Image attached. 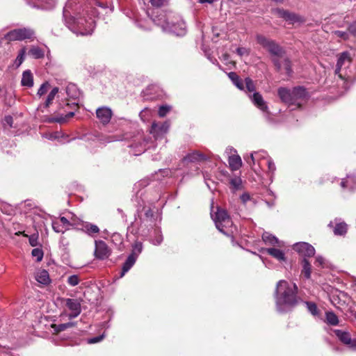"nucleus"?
<instances>
[{
    "mask_svg": "<svg viewBox=\"0 0 356 356\" xmlns=\"http://www.w3.org/2000/svg\"><path fill=\"white\" fill-rule=\"evenodd\" d=\"M59 89L58 87H54L47 95L46 101L44 104V108H48L51 104L55 96L58 94Z\"/></svg>",
    "mask_w": 356,
    "mask_h": 356,
    "instance_id": "72a5a7b5",
    "label": "nucleus"
},
{
    "mask_svg": "<svg viewBox=\"0 0 356 356\" xmlns=\"http://www.w3.org/2000/svg\"><path fill=\"white\" fill-rule=\"evenodd\" d=\"M25 54H26V49L22 48V49H20L19 54L15 60V63L17 65V67H19L23 63V61L24 60Z\"/></svg>",
    "mask_w": 356,
    "mask_h": 356,
    "instance_id": "ea45409f",
    "label": "nucleus"
},
{
    "mask_svg": "<svg viewBox=\"0 0 356 356\" xmlns=\"http://www.w3.org/2000/svg\"><path fill=\"white\" fill-rule=\"evenodd\" d=\"M156 241L157 243H161L163 241L162 236L159 235L158 237H156Z\"/></svg>",
    "mask_w": 356,
    "mask_h": 356,
    "instance_id": "774afa93",
    "label": "nucleus"
},
{
    "mask_svg": "<svg viewBox=\"0 0 356 356\" xmlns=\"http://www.w3.org/2000/svg\"><path fill=\"white\" fill-rule=\"evenodd\" d=\"M3 125H8L9 127H13V118L11 115H6L5 116L3 121Z\"/></svg>",
    "mask_w": 356,
    "mask_h": 356,
    "instance_id": "3c124183",
    "label": "nucleus"
},
{
    "mask_svg": "<svg viewBox=\"0 0 356 356\" xmlns=\"http://www.w3.org/2000/svg\"><path fill=\"white\" fill-rule=\"evenodd\" d=\"M348 31L350 34L356 37V20L349 24Z\"/></svg>",
    "mask_w": 356,
    "mask_h": 356,
    "instance_id": "de8ad7c7",
    "label": "nucleus"
},
{
    "mask_svg": "<svg viewBox=\"0 0 356 356\" xmlns=\"http://www.w3.org/2000/svg\"><path fill=\"white\" fill-rule=\"evenodd\" d=\"M49 87L50 84L49 82L45 81L44 83H43L38 90V95L41 97L42 95H44L48 91Z\"/></svg>",
    "mask_w": 356,
    "mask_h": 356,
    "instance_id": "a19ab883",
    "label": "nucleus"
},
{
    "mask_svg": "<svg viewBox=\"0 0 356 356\" xmlns=\"http://www.w3.org/2000/svg\"><path fill=\"white\" fill-rule=\"evenodd\" d=\"M42 1H45L47 3V6H45V8H53L56 3V0H42Z\"/></svg>",
    "mask_w": 356,
    "mask_h": 356,
    "instance_id": "4d7b16f0",
    "label": "nucleus"
},
{
    "mask_svg": "<svg viewBox=\"0 0 356 356\" xmlns=\"http://www.w3.org/2000/svg\"><path fill=\"white\" fill-rule=\"evenodd\" d=\"M273 13L278 17L284 19L286 21L290 22L291 24L304 22L303 17L300 15L283 8H275L273 10Z\"/></svg>",
    "mask_w": 356,
    "mask_h": 356,
    "instance_id": "9d476101",
    "label": "nucleus"
},
{
    "mask_svg": "<svg viewBox=\"0 0 356 356\" xmlns=\"http://www.w3.org/2000/svg\"><path fill=\"white\" fill-rule=\"evenodd\" d=\"M268 166L269 171L273 173L276 169L275 163L271 160H268Z\"/></svg>",
    "mask_w": 356,
    "mask_h": 356,
    "instance_id": "13d9d810",
    "label": "nucleus"
},
{
    "mask_svg": "<svg viewBox=\"0 0 356 356\" xmlns=\"http://www.w3.org/2000/svg\"><path fill=\"white\" fill-rule=\"evenodd\" d=\"M147 13L152 21L156 25L161 26L164 31L175 32L176 23L171 19V13H167L164 11H160L157 15L149 14L148 11Z\"/></svg>",
    "mask_w": 356,
    "mask_h": 356,
    "instance_id": "39448f33",
    "label": "nucleus"
},
{
    "mask_svg": "<svg viewBox=\"0 0 356 356\" xmlns=\"http://www.w3.org/2000/svg\"><path fill=\"white\" fill-rule=\"evenodd\" d=\"M35 278L38 282L43 285H47L50 283L49 273L46 270H39L35 273Z\"/></svg>",
    "mask_w": 356,
    "mask_h": 356,
    "instance_id": "4be33fe9",
    "label": "nucleus"
},
{
    "mask_svg": "<svg viewBox=\"0 0 356 356\" xmlns=\"http://www.w3.org/2000/svg\"><path fill=\"white\" fill-rule=\"evenodd\" d=\"M267 252L269 254L278 259L279 261H284V253L278 248H270L267 249Z\"/></svg>",
    "mask_w": 356,
    "mask_h": 356,
    "instance_id": "7c9ffc66",
    "label": "nucleus"
},
{
    "mask_svg": "<svg viewBox=\"0 0 356 356\" xmlns=\"http://www.w3.org/2000/svg\"><path fill=\"white\" fill-rule=\"evenodd\" d=\"M277 95L282 102L289 105H294L292 90L280 87L277 90Z\"/></svg>",
    "mask_w": 356,
    "mask_h": 356,
    "instance_id": "dca6fc26",
    "label": "nucleus"
},
{
    "mask_svg": "<svg viewBox=\"0 0 356 356\" xmlns=\"http://www.w3.org/2000/svg\"><path fill=\"white\" fill-rule=\"evenodd\" d=\"M76 323L74 322H68L66 323H61L58 325L54 324L52 325V327L54 328V331L56 332H60L62 331H64L68 328L74 327L76 325Z\"/></svg>",
    "mask_w": 356,
    "mask_h": 356,
    "instance_id": "473e14b6",
    "label": "nucleus"
},
{
    "mask_svg": "<svg viewBox=\"0 0 356 356\" xmlns=\"http://www.w3.org/2000/svg\"><path fill=\"white\" fill-rule=\"evenodd\" d=\"M58 222L61 223L63 227L65 229H69L68 227L72 225L65 217H60Z\"/></svg>",
    "mask_w": 356,
    "mask_h": 356,
    "instance_id": "09e8293b",
    "label": "nucleus"
},
{
    "mask_svg": "<svg viewBox=\"0 0 356 356\" xmlns=\"http://www.w3.org/2000/svg\"><path fill=\"white\" fill-rule=\"evenodd\" d=\"M61 225L58 221H54L52 223V227L56 232H63V228L60 227Z\"/></svg>",
    "mask_w": 356,
    "mask_h": 356,
    "instance_id": "864d4df0",
    "label": "nucleus"
},
{
    "mask_svg": "<svg viewBox=\"0 0 356 356\" xmlns=\"http://www.w3.org/2000/svg\"><path fill=\"white\" fill-rule=\"evenodd\" d=\"M143 246H134L131 253L128 256L127 259L122 265V272L120 277L124 275L132 268L136 261L139 254L142 252Z\"/></svg>",
    "mask_w": 356,
    "mask_h": 356,
    "instance_id": "6e6552de",
    "label": "nucleus"
},
{
    "mask_svg": "<svg viewBox=\"0 0 356 356\" xmlns=\"http://www.w3.org/2000/svg\"><path fill=\"white\" fill-rule=\"evenodd\" d=\"M31 255L37 262H40L42 260L44 252L41 248H37L32 250Z\"/></svg>",
    "mask_w": 356,
    "mask_h": 356,
    "instance_id": "e433bc0d",
    "label": "nucleus"
},
{
    "mask_svg": "<svg viewBox=\"0 0 356 356\" xmlns=\"http://www.w3.org/2000/svg\"><path fill=\"white\" fill-rule=\"evenodd\" d=\"M67 95L73 99L79 98L80 95V91L77 86L74 83H69L66 87Z\"/></svg>",
    "mask_w": 356,
    "mask_h": 356,
    "instance_id": "bb28decb",
    "label": "nucleus"
},
{
    "mask_svg": "<svg viewBox=\"0 0 356 356\" xmlns=\"http://www.w3.org/2000/svg\"><path fill=\"white\" fill-rule=\"evenodd\" d=\"M170 127L168 122H153L149 130V133L157 140L161 138L168 132Z\"/></svg>",
    "mask_w": 356,
    "mask_h": 356,
    "instance_id": "1a4fd4ad",
    "label": "nucleus"
},
{
    "mask_svg": "<svg viewBox=\"0 0 356 356\" xmlns=\"http://www.w3.org/2000/svg\"><path fill=\"white\" fill-rule=\"evenodd\" d=\"M296 250L298 252L304 259L306 257H311L315 254V249L314 246H295Z\"/></svg>",
    "mask_w": 356,
    "mask_h": 356,
    "instance_id": "b1692460",
    "label": "nucleus"
},
{
    "mask_svg": "<svg viewBox=\"0 0 356 356\" xmlns=\"http://www.w3.org/2000/svg\"><path fill=\"white\" fill-rule=\"evenodd\" d=\"M334 34L341 38H343V40H348V34L349 33L342 31H334Z\"/></svg>",
    "mask_w": 356,
    "mask_h": 356,
    "instance_id": "603ef678",
    "label": "nucleus"
},
{
    "mask_svg": "<svg viewBox=\"0 0 356 356\" xmlns=\"http://www.w3.org/2000/svg\"><path fill=\"white\" fill-rule=\"evenodd\" d=\"M340 186L343 189L354 190L356 188V176L353 175H347L345 179L341 180Z\"/></svg>",
    "mask_w": 356,
    "mask_h": 356,
    "instance_id": "6ab92c4d",
    "label": "nucleus"
},
{
    "mask_svg": "<svg viewBox=\"0 0 356 356\" xmlns=\"http://www.w3.org/2000/svg\"><path fill=\"white\" fill-rule=\"evenodd\" d=\"M293 245H310V244L309 243H307V242L300 241V242H296Z\"/></svg>",
    "mask_w": 356,
    "mask_h": 356,
    "instance_id": "338daca9",
    "label": "nucleus"
},
{
    "mask_svg": "<svg viewBox=\"0 0 356 356\" xmlns=\"http://www.w3.org/2000/svg\"><path fill=\"white\" fill-rule=\"evenodd\" d=\"M262 240L266 244L280 245L278 238L268 232H264L262 235Z\"/></svg>",
    "mask_w": 356,
    "mask_h": 356,
    "instance_id": "c85d7f7f",
    "label": "nucleus"
},
{
    "mask_svg": "<svg viewBox=\"0 0 356 356\" xmlns=\"http://www.w3.org/2000/svg\"><path fill=\"white\" fill-rule=\"evenodd\" d=\"M66 106L70 107L71 108L76 111L77 108H78V104L77 103H72V104H70V103H67L66 104Z\"/></svg>",
    "mask_w": 356,
    "mask_h": 356,
    "instance_id": "680f3d73",
    "label": "nucleus"
},
{
    "mask_svg": "<svg viewBox=\"0 0 356 356\" xmlns=\"http://www.w3.org/2000/svg\"><path fill=\"white\" fill-rule=\"evenodd\" d=\"M228 76L230 79V80L232 81L233 84L239 90H244V84L242 81V79L240 78V76L234 72H231L228 74Z\"/></svg>",
    "mask_w": 356,
    "mask_h": 356,
    "instance_id": "cd10ccee",
    "label": "nucleus"
},
{
    "mask_svg": "<svg viewBox=\"0 0 356 356\" xmlns=\"http://www.w3.org/2000/svg\"><path fill=\"white\" fill-rule=\"evenodd\" d=\"M81 227L79 228L88 235L95 237L97 234L99 233V228L94 224L86 222L81 223Z\"/></svg>",
    "mask_w": 356,
    "mask_h": 356,
    "instance_id": "f3484780",
    "label": "nucleus"
},
{
    "mask_svg": "<svg viewBox=\"0 0 356 356\" xmlns=\"http://www.w3.org/2000/svg\"><path fill=\"white\" fill-rule=\"evenodd\" d=\"M29 54L35 59L42 58L44 56V51L39 47L33 46L29 51Z\"/></svg>",
    "mask_w": 356,
    "mask_h": 356,
    "instance_id": "c756f323",
    "label": "nucleus"
},
{
    "mask_svg": "<svg viewBox=\"0 0 356 356\" xmlns=\"http://www.w3.org/2000/svg\"><path fill=\"white\" fill-rule=\"evenodd\" d=\"M305 304L307 305V309L309 312L314 316L318 315V308L316 307V305L314 302H306Z\"/></svg>",
    "mask_w": 356,
    "mask_h": 356,
    "instance_id": "79ce46f5",
    "label": "nucleus"
},
{
    "mask_svg": "<svg viewBox=\"0 0 356 356\" xmlns=\"http://www.w3.org/2000/svg\"><path fill=\"white\" fill-rule=\"evenodd\" d=\"M111 254V250L108 246H95V256L99 259H106Z\"/></svg>",
    "mask_w": 356,
    "mask_h": 356,
    "instance_id": "412c9836",
    "label": "nucleus"
},
{
    "mask_svg": "<svg viewBox=\"0 0 356 356\" xmlns=\"http://www.w3.org/2000/svg\"><path fill=\"white\" fill-rule=\"evenodd\" d=\"M228 163L232 170H237L242 165V161L239 155L230 156Z\"/></svg>",
    "mask_w": 356,
    "mask_h": 356,
    "instance_id": "a878e982",
    "label": "nucleus"
},
{
    "mask_svg": "<svg viewBox=\"0 0 356 356\" xmlns=\"http://www.w3.org/2000/svg\"><path fill=\"white\" fill-rule=\"evenodd\" d=\"M211 217L216 228L223 234L233 238V234L236 229L227 211L224 209L217 207L216 213H211Z\"/></svg>",
    "mask_w": 356,
    "mask_h": 356,
    "instance_id": "20e7f679",
    "label": "nucleus"
},
{
    "mask_svg": "<svg viewBox=\"0 0 356 356\" xmlns=\"http://www.w3.org/2000/svg\"><path fill=\"white\" fill-rule=\"evenodd\" d=\"M326 322L332 325H337L339 323L337 316L332 312H327L325 314Z\"/></svg>",
    "mask_w": 356,
    "mask_h": 356,
    "instance_id": "c9c22d12",
    "label": "nucleus"
},
{
    "mask_svg": "<svg viewBox=\"0 0 356 356\" xmlns=\"http://www.w3.org/2000/svg\"><path fill=\"white\" fill-rule=\"evenodd\" d=\"M104 335L102 334V335H99L97 337L90 338L88 339V343L92 344V343H98V342L101 341L104 339Z\"/></svg>",
    "mask_w": 356,
    "mask_h": 356,
    "instance_id": "8fccbe9b",
    "label": "nucleus"
},
{
    "mask_svg": "<svg viewBox=\"0 0 356 356\" xmlns=\"http://www.w3.org/2000/svg\"><path fill=\"white\" fill-rule=\"evenodd\" d=\"M311 265L307 259L302 260V274L307 278L309 279L311 277Z\"/></svg>",
    "mask_w": 356,
    "mask_h": 356,
    "instance_id": "f704fd0d",
    "label": "nucleus"
},
{
    "mask_svg": "<svg viewBox=\"0 0 356 356\" xmlns=\"http://www.w3.org/2000/svg\"><path fill=\"white\" fill-rule=\"evenodd\" d=\"M328 227L332 229L336 236H344L348 231V225L339 218H335L333 221H330Z\"/></svg>",
    "mask_w": 356,
    "mask_h": 356,
    "instance_id": "f8f14e48",
    "label": "nucleus"
},
{
    "mask_svg": "<svg viewBox=\"0 0 356 356\" xmlns=\"http://www.w3.org/2000/svg\"><path fill=\"white\" fill-rule=\"evenodd\" d=\"M294 105L301 106L300 101L306 100L309 97V92L303 86H296L292 89Z\"/></svg>",
    "mask_w": 356,
    "mask_h": 356,
    "instance_id": "ddd939ff",
    "label": "nucleus"
},
{
    "mask_svg": "<svg viewBox=\"0 0 356 356\" xmlns=\"http://www.w3.org/2000/svg\"><path fill=\"white\" fill-rule=\"evenodd\" d=\"M145 216L147 218H152L154 216V212L152 211L151 209H148L145 212Z\"/></svg>",
    "mask_w": 356,
    "mask_h": 356,
    "instance_id": "bf43d9fd",
    "label": "nucleus"
},
{
    "mask_svg": "<svg viewBox=\"0 0 356 356\" xmlns=\"http://www.w3.org/2000/svg\"><path fill=\"white\" fill-rule=\"evenodd\" d=\"M65 305L70 311L68 314L69 318H74L77 317L81 312V301L77 299L67 298L65 300Z\"/></svg>",
    "mask_w": 356,
    "mask_h": 356,
    "instance_id": "9b49d317",
    "label": "nucleus"
},
{
    "mask_svg": "<svg viewBox=\"0 0 356 356\" xmlns=\"http://www.w3.org/2000/svg\"><path fill=\"white\" fill-rule=\"evenodd\" d=\"M112 115L111 109L106 106L99 108L96 111L97 118L103 124H107L110 122Z\"/></svg>",
    "mask_w": 356,
    "mask_h": 356,
    "instance_id": "2eb2a0df",
    "label": "nucleus"
},
{
    "mask_svg": "<svg viewBox=\"0 0 356 356\" xmlns=\"http://www.w3.org/2000/svg\"><path fill=\"white\" fill-rule=\"evenodd\" d=\"M198 1L200 3H213L214 1V0H198Z\"/></svg>",
    "mask_w": 356,
    "mask_h": 356,
    "instance_id": "0e129e2a",
    "label": "nucleus"
},
{
    "mask_svg": "<svg viewBox=\"0 0 356 356\" xmlns=\"http://www.w3.org/2000/svg\"><path fill=\"white\" fill-rule=\"evenodd\" d=\"M16 234L22 236V243H26L29 242V245H38L37 241L39 235L37 232L31 235L26 234L24 232H19V234L16 233Z\"/></svg>",
    "mask_w": 356,
    "mask_h": 356,
    "instance_id": "5701e85b",
    "label": "nucleus"
},
{
    "mask_svg": "<svg viewBox=\"0 0 356 356\" xmlns=\"http://www.w3.org/2000/svg\"><path fill=\"white\" fill-rule=\"evenodd\" d=\"M241 179L239 177H235L230 180L229 184L233 187L234 190H238L240 188L241 185Z\"/></svg>",
    "mask_w": 356,
    "mask_h": 356,
    "instance_id": "a18cd8bd",
    "label": "nucleus"
},
{
    "mask_svg": "<svg viewBox=\"0 0 356 356\" xmlns=\"http://www.w3.org/2000/svg\"><path fill=\"white\" fill-rule=\"evenodd\" d=\"M207 159V157L206 155L198 151H194L191 153H189L184 158V161L191 163L201 162L206 161Z\"/></svg>",
    "mask_w": 356,
    "mask_h": 356,
    "instance_id": "aec40b11",
    "label": "nucleus"
},
{
    "mask_svg": "<svg viewBox=\"0 0 356 356\" xmlns=\"http://www.w3.org/2000/svg\"><path fill=\"white\" fill-rule=\"evenodd\" d=\"M111 242L114 245H122V241L121 235L120 234H118V233H114L111 236Z\"/></svg>",
    "mask_w": 356,
    "mask_h": 356,
    "instance_id": "49530a36",
    "label": "nucleus"
},
{
    "mask_svg": "<svg viewBox=\"0 0 356 356\" xmlns=\"http://www.w3.org/2000/svg\"><path fill=\"white\" fill-rule=\"evenodd\" d=\"M154 8H161L167 6L169 0H147Z\"/></svg>",
    "mask_w": 356,
    "mask_h": 356,
    "instance_id": "58836bf2",
    "label": "nucleus"
},
{
    "mask_svg": "<svg viewBox=\"0 0 356 356\" xmlns=\"http://www.w3.org/2000/svg\"><path fill=\"white\" fill-rule=\"evenodd\" d=\"M351 63V58L350 57V54L347 51H344L339 54L337 63L335 74L339 76L340 79L344 80V83L347 84L348 83H353L352 77L350 75H348L346 72H343L342 67L345 66V67H348Z\"/></svg>",
    "mask_w": 356,
    "mask_h": 356,
    "instance_id": "0eeeda50",
    "label": "nucleus"
},
{
    "mask_svg": "<svg viewBox=\"0 0 356 356\" xmlns=\"http://www.w3.org/2000/svg\"><path fill=\"white\" fill-rule=\"evenodd\" d=\"M334 332L343 343L347 345L351 349L356 350V339H351L349 332L341 330H335Z\"/></svg>",
    "mask_w": 356,
    "mask_h": 356,
    "instance_id": "4468645a",
    "label": "nucleus"
},
{
    "mask_svg": "<svg viewBox=\"0 0 356 356\" xmlns=\"http://www.w3.org/2000/svg\"><path fill=\"white\" fill-rule=\"evenodd\" d=\"M298 286L295 283L285 280L278 282L276 288L275 302L280 312L288 311L298 302Z\"/></svg>",
    "mask_w": 356,
    "mask_h": 356,
    "instance_id": "f03ea898",
    "label": "nucleus"
},
{
    "mask_svg": "<svg viewBox=\"0 0 356 356\" xmlns=\"http://www.w3.org/2000/svg\"><path fill=\"white\" fill-rule=\"evenodd\" d=\"M257 41L269 53L275 70L277 72L284 70L285 74L291 77L293 73L292 62L290 58L286 56L285 49L276 41L262 35H257Z\"/></svg>",
    "mask_w": 356,
    "mask_h": 356,
    "instance_id": "f257e3e1",
    "label": "nucleus"
},
{
    "mask_svg": "<svg viewBox=\"0 0 356 356\" xmlns=\"http://www.w3.org/2000/svg\"><path fill=\"white\" fill-rule=\"evenodd\" d=\"M21 83L23 86L29 88L33 86V77L31 70H27L23 72Z\"/></svg>",
    "mask_w": 356,
    "mask_h": 356,
    "instance_id": "393cba45",
    "label": "nucleus"
},
{
    "mask_svg": "<svg viewBox=\"0 0 356 356\" xmlns=\"http://www.w3.org/2000/svg\"><path fill=\"white\" fill-rule=\"evenodd\" d=\"M74 111H70L68 113H67L64 117L60 116V117H58V118H49L47 120V122H48L49 123L58 122V123L61 124V123L66 122V120L67 119L74 117Z\"/></svg>",
    "mask_w": 356,
    "mask_h": 356,
    "instance_id": "2f4dec72",
    "label": "nucleus"
},
{
    "mask_svg": "<svg viewBox=\"0 0 356 356\" xmlns=\"http://www.w3.org/2000/svg\"><path fill=\"white\" fill-rule=\"evenodd\" d=\"M253 104L262 111H267L268 106L266 102L264 100L262 95L257 92H254L252 96H250Z\"/></svg>",
    "mask_w": 356,
    "mask_h": 356,
    "instance_id": "a211bd4d",
    "label": "nucleus"
},
{
    "mask_svg": "<svg viewBox=\"0 0 356 356\" xmlns=\"http://www.w3.org/2000/svg\"><path fill=\"white\" fill-rule=\"evenodd\" d=\"M79 0H68L63 8V17L66 23L69 25L76 26L79 33L82 35H91L95 27V21L91 17L71 16V11L76 10L74 7Z\"/></svg>",
    "mask_w": 356,
    "mask_h": 356,
    "instance_id": "7ed1b4c3",
    "label": "nucleus"
},
{
    "mask_svg": "<svg viewBox=\"0 0 356 356\" xmlns=\"http://www.w3.org/2000/svg\"><path fill=\"white\" fill-rule=\"evenodd\" d=\"M95 245H106L105 243L102 240H95Z\"/></svg>",
    "mask_w": 356,
    "mask_h": 356,
    "instance_id": "69168bd1",
    "label": "nucleus"
},
{
    "mask_svg": "<svg viewBox=\"0 0 356 356\" xmlns=\"http://www.w3.org/2000/svg\"><path fill=\"white\" fill-rule=\"evenodd\" d=\"M249 159H250V161L247 160V162H248L250 165H251V164H252V163L253 164L254 163V157L253 154H250Z\"/></svg>",
    "mask_w": 356,
    "mask_h": 356,
    "instance_id": "e2e57ef3",
    "label": "nucleus"
},
{
    "mask_svg": "<svg viewBox=\"0 0 356 356\" xmlns=\"http://www.w3.org/2000/svg\"><path fill=\"white\" fill-rule=\"evenodd\" d=\"M245 88L249 92H254L255 90V86L253 81L250 77L245 79Z\"/></svg>",
    "mask_w": 356,
    "mask_h": 356,
    "instance_id": "37998d69",
    "label": "nucleus"
},
{
    "mask_svg": "<svg viewBox=\"0 0 356 356\" xmlns=\"http://www.w3.org/2000/svg\"><path fill=\"white\" fill-rule=\"evenodd\" d=\"M316 262L320 265L322 267H325L327 266V262H326V260L325 258H323V257L321 256H318L316 257Z\"/></svg>",
    "mask_w": 356,
    "mask_h": 356,
    "instance_id": "5fc2aeb1",
    "label": "nucleus"
},
{
    "mask_svg": "<svg viewBox=\"0 0 356 356\" xmlns=\"http://www.w3.org/2000/svg\"><path fill=\"white\" fill-rule=\"evenodd\" d=\"M240 198H241V200L242 201V202L243 204H245L248 200H250V196L248 193H245L241 195Z\"/></svg>",
    "mask_w": 356,
    "mask_h": 356,
    "instance_id": "6e6d98bb",
    "label": "nucleus"
},
{
    "mask_svg": "<svg viewBox=\"0 0 356 356\" xmlns=\"http://www.w3.org/2000/svg\"><path fill=\"white\" fill-rule=\"evenodd\" d=\"M80 277L78 275H71L67 277V282L71 286H75L80 282Z\"/></svg>",
    "mask_w": 356,
    "mask_h": 356,
    "instance_id": "4c0bfd02",
    "label": "nucleus"
},
{
    "mask_svg": "<svg viewBox=\"0 0 356 356\" xmlns=\"http://www.w3.org/2000/svg\"><path fill=\"white\" fill-rule=\"evenodd\" d=\"M170 107L167 105L161 106L159 108L158 114L161 118L165 117L167 113L170 111Z\"/></svg>",
    "mask_w": 356,
    "mask_h": 356,
    "instance_id": "c03bdc74",
    "label": "nucleus"
},
{
    "mask_svg": "<svg viewBox=\"0 0 356 356\" xmlns=\"http://www.w3.org/2000/svg\"><path fill=\"white\" fill-rule=\"evenodd\" d=\"M236 52L238 55L243 56L244 54L247 52V50L245 48L243 47H238L236 49Z\"/></svg>",
    "mask_w": 356,
    "mask_h": 356,
    "instance_id": "052dcab7",
    "label": "nucleus"
},
{
    "mask_svg": "<svg viewBox=\"0 0 356 356\" xmlns=\"http://www.w3.org/2000/svg\"><path fill=\"white\" fill-rule=\"evenodd\" d=\"M35 38L34 30L29 27L15 29L4 35V39L9 42L25 40H33Z\"/></svg>",
    "mask_w": 356,
    "mask_h": 356,
    "instance_id": "423d86ee",
    "label": "nucleus"
}]
</instances>
